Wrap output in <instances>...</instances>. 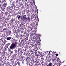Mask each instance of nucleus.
Instances as JSON below:
<instances>
[{"label":"nucleus","instance_id":"obj_1","mask_svg":"<svg viewBox=\"0 0 66 66\" xmlns=\"http://www.w3.org/2000/svg\"><path fill=\"white\" fill-rule=\"evenodd\" d=\"M17 44V42L14 40V41H13V43L11 45L10 47V49H15V48L16 47V45Z\"/></svg>","mask_w":66,"mask_h":66},{"label":"nucleus","instance_id":"obj_2","mask_svg":"<svg viewBox=\"0 0 66 66\" xmlns=\"http://www.w3.org/2000/svg\"><path fill=\"white\" fill-rule=\"evenodd\" d=\"M50 57V55H48L47 57V58L46 59V60H47V61L48 62H49V58Z\"/></svg>","mask_w":66,"mask_h":66},{"label":"nucleus","instance_id":"obj_3","mask_svg":"<svg viewBox=\"0 0 66 66\" xmlns=\"http://www.w3.org/2000/svg\"><path fill=\"white\" fill-rule=\"evenodd\" d=\"M11 39V37H8L6 38V40H10Z\"/></svg>","mask_w":66,"mask_h":66},{"label":"nucleus","instance_id":"obj_4","mask_svg":"<svg viewBox=\"0 0 66 66\" xmlns=\"http://www.w3.org/2000/svg\"><path fill=\"white\" fill-rule=\"evenodd\" d=\"M13 53V51H10V55H12V53Z\"/></svg>","mask_w":66,"mask_h":66},{"label":"nucleus","instance_id":"obj_5","mask_svg":"<svg viewBox=\"0 0 66 66\" xmlns=\"http://www.w3.org/2000/svg\"><path fill=\"white\" fill-rule=\"evenodd\" d=\"M52 60H54V56H52Z\"/></svg>","mask_w":66,"mask_h":66},{"label":"nucleus","instance_id":"obj_6","mask_svg":"<svg viewBox=\"0 0 66 66\" xmlns=\"http://www.w3.org/2000/svg\"><path fill=\"white\" fill-rule=\"evenodd\" d=\"M58 64L59 65H61V64H62V62H61L60 61L59 62Z\"/></svg>","mask_w":66,"mask_h":66},{"label":"nucleus","instance_id":"obj_7","mask_svg":"<svg viewBox=\"0 0 66 66\" xmlns=\"http://www.w3.org/2000/svg\"><path fill=\"white\" fill-rule=\"evenodd\" d=\"M38 39L39 40L40 42V41H41V40H40V36H38Z\"/></svg>","mask_w":66,"mask_h":66},{"label":"nucleus","instance_id":"obj_8","mask_svg":"<svg viewBox=\"0 0 66 66\" xmlns=\"http://www.w3.org/2000/svg\"><path fill=\"white\" fill-rule=\"evenodd\" d=\"M12 5H13L14 7V6H15V3L13 2L12 3Z\"/></svg>","mask_w":66,"mask_h":66},{"label":"nucleus","instance_id":"obj_9","mask_svg":"<svg viewBox=\"0 0 66 66\" xmlns=\"http://www.w3.org/2000/svg\"><path fill=\"white\" fill-rule=\"evenodd\" d=\"M20 18H21V16H19L18 17V19H20Z\"/></svg>","mask_w":66,"mask_h":66},{"label":"nucleus","instance_id":"obj_10","mask_svg":"<svg viewBox=\"0 0 66 66\" xmlns=\"http://www.w3.org/2000/svg\"><path fill=\"white\" fill-rule=\"evenodd\" d=\"M7 30V29L5 28L3 29V31H4L6 30Z\"/></svg>","mask_w":66,"mask_h":66},{"label":"nucleus","instance_id":"obj_11","mask_svg":"<svg viewBox=\"0 0 66 66\" xmlns=\"http://www.w3.org/2000/svg\"><path fill=\"white\" fill-rule=\"evenodd\" d=\"M29 43H31V40H29V42H28V44H29Z\"/></svg>","mask_w":66,"mask_h":66},{"label":"nucleus","instance_id":"obj_12","mask_svg":"<svg viewBox=\"0 0 66 66\" xmlns=\"http://www.w3.org/2000/svg\"><path fill=\"white\" fill-rule=\"evenodd\" d=\"M24 19L25 20H26L27 19V17L25 16L24 18Z\"/></svg>","mask_w":66,"mask_h":66},{"label":"nucleus","instance_id":"obj_13","mask_svg":"<svg viewBox=\"0 0 66 66\" xmlns=\"http://www.w3.org/2000/svg\"><path fill=\"white\" fill-rule=\"evenodd\" d=\"M51 60H52V59H51V58L50 59H49V62H50V61H51Z\"/></svg>","mask_w":66,"mask_h":66},{"label":"nucleus","instance_id":"obj_14","mask_svg":"<svg viewBox=\"0 0 66 66\" xmlns=\"http://www.w3.org/2000/svg\"><path fill=\"white\" fill-rule=\"evenodd\" d=\"M56 56H59V54H57L56 55Z\"/></svg>","mask_w":66,"mask_h":66},{"label":"nucleus","instance_id":"obj_15","mask_svg":"<svg viewBox=\"0 0 66 66\" xmlns=\"http://www.w3.org/2000/svg\"><path fill=\"white\" fill-rule=\"evenodd\" d=\"M3 2H4V1L2 0V3H3Z\"/></svg>","mask_w":66,"mask_h":66},{"label":"nucleus","instance_id":"obj_16","mask_svg":"<svg viewBox=\"0 0 66 66\" xmlns=\"http://www.w3.org/2000/svg\"><path fill=\"white\" fill-rule=\"evenodd\" d=\"M21 43H22V42H23V40H21Z\"/></svg>","mask_w":66,"mask_h":66},{"label":"nucleus","instance_id":"obj_17","mask_svg":"<svg viewBox=\"0 0 66 66\" xmlns=\"http://www.w3.org/2000/svg\"><path fill=\"white\" fill-rule=\"evenodd\" d=\"M65 61H63L62 62V63H64V62H65Z\"/></svg>","mask_w":66,"mask_h":66},{"label":"nucleus","instance_id":"obj_18","mask_svg":"<svg viewBox=\"0 0 66 66\" xmlns=\"http://www.w3.org/2000/svg\"><path fill=\"white\" fill-rule=\"evenodd\" d=\"M18 63H16L15 64V65H17V64H18Z\"/></svg>","mask_w":66,"mask_h":66},{"label":"nucleus","instance_id":"obj_19","mask_svg":"<svg viewBox=\"0 0 66 66\" xmlns=\"http://www.w3.org/2000/svg\"><path fill=\"white\" fill-rule=\"evenodd\" d=\"M27 0H25V1L26 2H27Z\"/></svg>","mask_w":66,"mask_h":66},{"label":"nucleus","instance_id":"obj_20","mask_svg":"<svg viewBox=\"0 0 66 66\" xmlns=\"http://www.w3.org/2000/svg\"><path fill=\"white\" fill-rule=\"evenodd\" d=\"M6 4L7 3H5V5L6 6V5H7V4Z\"/></svg>","mask_w":66,"mask_h":66},{"label":"nucleus","instance_id":"obj_21","mask_svg":"<svg viewBox=\"0 0 66 66\" xmlns=\"http://www.w3.org/2000/svg\"><path fill=\"white\" fill-rule=\"evenodd\" d=\"M55 52H54V51H53V53H55Z\"/></svg>","mask_w":66,"mask_h":66},{"label":"nucleus","instance_id":"obj_22","mask_svg":"<svg viewBox=\"0 0 66 66\" xmlns=\"http://www.w3.org/2000/svg\"><path fill=\"white\" fill-rule=\"evenodd\" d=\"M48 52H46V53H48Z\"/></svg>","mask_w":66,"mask_h":66},{"label":"nucleus","instance_id":"obj_23","mask_svg":"<svg viewBox=\"0 0 66 66\" xmlns=\"http://www.w3.org/2000/svg\"><path fill=\"white\" fill-rule=\"evenodd\" d=\"M17 64H18V63H19V62L18 61V62H17Z\"/></svg>","mask_w":66,"mask_h":66},{"label":"nucleus","instance_id":"obj_24","mask_svg":"<svg viewBox=\"0 0 66 66\" xmlns=\"http://www.w3.org/2000/svg\"><path fill=\"white\" fill-rule=\"evenodd\" d=\"M5 50H6V48H5Z\"/></svg>","mask_w":66,"mask_h":66},{"label":"nucleus","instance_id":"obj_25","mask_svg":"<svg viewBox=\"0 0 66 66\" xmlns=\"http://www.w3.org/2000/svg\"><path fill=\"white\" fill-rule=\"evenodd\" d=\"M20 65V63H18V65Z\"/></svg>","mask_w":66,"mask_h":66},{"label":"nucleus","instance_id":"obj_26","mask_svg":"<svg viewBox=\"0 0 66 66\" xmlns=\"http://www.w3.org/2000/svg\"><path fill=\"white\" fill-rule=\"evenodd\" d=\"M25 40H26V41H27V40H28V39H26Z\"/></svg>","mask_w":66,"mask_h":66},{"label":"nucleus","instance_id":"obj_27","mask_svg":"<svg viewBox=\"0 0 66 66\" xmlns=\"http://www.w3.org/2000/svg\"><path fill=\"white\" fill-rule=\"evenodd\" d=\"M7 27H9V25H7Z\"/></svg>","mask_w":66,"mask_h":66},{"label":"nucleus","instance_id":"obj_28","mask_svg":"<svg viewBox=\"0 0 66 66\" xmlns=\"http://www.w3.org/2000/svg\"><path fill=\"white\" fill-rule=\"evenodd\" d=\"M10 45V44H8V45Z\"/></svg>","mask_w":66,"mask_h":66},{"label":"nucleus","instance_id":"obj_29","mask_svg":"<svg viewBox=\"0 0 66 66\" xmlns=\"http://www.w3.org/2000/svg\"><path fill=\"white\" fill-rule=\"evenodd\" d=\"M39 36H41V35H40Z\"/></svg>","mask_w":66,"mask_h":66},{"label":"nucleus","instance_id":"obj_30","mask_svg":"<svg viewBox=\"0 0 66 66\" xmlns=\"http://www.w3.org/2000/svg\"><path fill=\"white\" fill-rule=\"evenodd\" d=\"M35 3H34V5H35Z\"/></svg>","mask_w":66,"mask_h":66},{"label":"nucleus","instance_id":"obj_31","mask_svg":"<svg viewBox=\"0 0 66 66\" xmlns=\"http://www.w3.org/2000/svg\"><path fill=\"white\" fill-rule=\"evenodd\" d=\"M31 52H33V51H32V50H31Z\"/></svg>","mask_w":66,"mask_h":66},{"label":"nucleus","instance_id":"obj_32","mask_svg":"<svg viewBox=\"0 0 66 66\" xmlns=\"http://www.w3.org/2000/svg\"><path fill=\"white\" fill-rule=\"evenodd\" d=\"M9 51H10V50L9 49Z\"/></svg>","mask_w":66,"mask_h":66},{"label":"nucleus","instance_id":"obj_33","mask_svg":"<svg viewBox=\"0 0 66 66\" xmlns=\"http://www.w3.org/2000/svg\"><path fill=\"white\" fill-rule=\"evenodd\" d=\"M58 59H59V58H58V59H57V60H58Z\"/></svg>","mask_w":66,"mask_h":66},{"label":"nucleus","instance_id":"obj_34","mask_svg":"<svg viewBox=\"0 0 66 66\" xmlns=\"http://www.w3.org/2000/svg\"><path fill=\"white\" fill-rule=\"evenodd\" d=\"M14 2H15V0H14Z\"/></svg>","mask_w":66,"mask_h":66},{"label":"nucleus","instance_id":"obj_35","mask_svg":"<svg viewBox=\"0 0 66 66\" xmlns=\"http://www.w3.org/2000/svg\"><path fill=\"white\" fill-rule=\"evenodd\" d=\"M7 19H9L8 18H7Z\"/></svg>","mask_w":66,"mask_h":66}]
</instances>
